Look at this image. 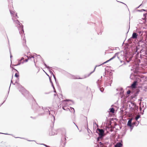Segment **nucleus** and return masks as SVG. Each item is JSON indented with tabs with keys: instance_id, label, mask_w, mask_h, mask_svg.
I'll return each instance as SVG.
<instances>
[{
	"instance_id": "nucleus-1",
	"label": "nucleus",
	"mask_w": 147,
	"mask_h": 147,
	"mask_svg": "<svg viewBox=\"0 0 147 147\" xmlns=\"http://www.w3.org/2000/svg\"><path fill=\"white\" fill-rule=\"evenodd\" d=\"M96 132L98 134V136L97 138V140L99 143L100 146L98 147H107L105 145L101 142H99L100 140L102 139L105 136V131L102 129L97 128L96 130Z\"/></svg>"
},
{
	"instance_id": "nucleus-2",
	"label": "nucleus",
	"mask_w": 147,
	"mask_h": 147,
	"mask_svg": "<svg viewBox=\"0 0 147 147\" xmlns=\"http://www.w3.org/2000/svg\"><path fill=\"white\" fill-rule=\"evenodd\" d=\"M133 55L132 53L128 52L126 53L123 57V59L125 61H121L120 62L121 63L123 62L124 63L122 65H120L119 67H120L123 64L125 65L126 63L125 61H126L127 63H129L131 61L133 57Z\"/></svg>"
},
{
	"instance_id": "nucleus-3",
	"label": "nucleus",
	"mask_w": 147,
	"mask_h": 147,
	"mask_svg": "<svg viewBox=\"0 0 147 147\" xmlns=\"http://www.w3.org/2000/svg\"><path fill=\"white\" fill-rule=\"evenodd\" d=\"M13 22L17 24L16 25L18 27L20 34L21 35L22 34H23L24 31L23 29V26L22 24L20 23V22L18 20H13Z\"/></svg>"
},
{
	"instance_id": "nucleus-4",
	"label": "nucleus",
	"mask_w": 147,
	"mask_h": 147,
	"mask_svg": "<svg viewBox=\"0 0 147 147\" xmlns=\"http://www.w3.org/2000/svg\"><path fill=\"white\" fill-rule=\"evenodd\" d=\"M134 63V65H135L136 66L135 67V69L134 70V73L136 74H138L140 71H138L139 69V67H138L139 63H140V59L136 58L133 61Z\"/></svg>"
},
{
	"instance_id": "nucleus-5",
	"label": "nucleus",
	"mask_w": 147,
	"mask_h": 147,
	"mask_svg": "<svg viewBox=\"0 0 147 147\" xmlns=\"http://www.w3.org/2000/svg\"><path fill=\"white\" fill-rule=\"evenodd\" d=\"M138 46L140 48H141L140 50H146L147 49V44L146 42L143 39H141L138 41Z\"/></svg>"
},
{
	"instance_id": "nucleus-6",
	"label": "nucleus",
	"mask_w": 147,
	"mask_h": 147,
	"mask_svg": "<svg viewBox=\"0 0 147 147\" xmlns=\"http://www.w3.org/2000/svg\"><path fill=\"white\" fill-rule=\"evenodd\" d=\"M32 108L34 111L36 112H43L44 111L43 107L39 106L37 103H35L34 105H33Z\"/></svg>"
},
{
	"instance_id": "nucleus-7",
	"label": "nucleus",
	"mask_w": 147,
	"mask_h": 147,
	"mask_svg": "<svg viewBox=\"0 0 147 147\" xmlns=\"http://www.w3.org/2000/svg\"><path fill=\"white\" fill-rule=\"evenodd\" d=\"M130 104L129 105V107L130 108V109H133V107H134V109H138V107L137 106L135 103L132 101H130L129 102Z\"/></svg>"
},
{
	"instance_id": "nucleus-8",
	"label": "nucleus",
	"mask_w": 147,
	"mask_h": 147,
	"mask_svg": "<svg viewBox=\"0 0 147 147\" xmlns=\"http://www.w3.org/2000/svg\"><path fill=\"white\" fill-rule=\"evenodd\" d=\"M132 119H131L129 120L127 123V125L128 126L130 127V131H131L134 127L133 123H132Z\"/></svg>"
},
{
	"instance_id": "nucleus-9",
	"label": "nucleus",
	"mask_w": 147,
	"mask_h": 147,
	"mask_svg": "<svg viewBox=\"0 0 147 147\" xmlns=\"http://www.w3.org/2000/svg\"><path fill=\"white\" fill-rule=\"evenodd\" d=\"M141 55L144 56H147V49L146 50H140Z\"/></svg>"
},
{
	"instance_id": "nucleus-10",
	"label": "nucleus",
	"mask_w": 147,
	"mask_h": 147,
	"mask_svg": "<svg viewBox=\"0 0 147 147\" xmlns=\"http://www.w3.org/2000/svg\"><path fill=\"white\" fill-rule=\"evenodd\" d=\"M24 60V58L23 57H22L21 59L18 60V63L16 65H13L17 66L20 65L22 63V62H21V61L22 60Z\"/></svg>"
},
{
	"instance_id": "nucleus-11",
	"label": "nucleus",
	"mask_w": 147,
	"mask_h": 147,
	"mask_svg": "<svg viewBox=\"0 0 147 147\" xmlns=\"http://www.w3.org/2000/svg\"><path fill=\"white\" fill-rule=\"evenodd\" d=\"M108 62L107 61V60L106 61H105V62H104L103 63H102V64H100L99 65H96V66H95V68H94V71H93L91 72L90 73V74H89L88 76H90L92 73L95 71V69H96V67H97L98 66H100V65H102L103 64H104L105 63H107Z\"/></svg>"
},
{
	"instance_id": "nucleus-12",
	"label": "nucleus",
	"mask_w": 147,
	"mask_h": 147,
	"mask_svg": "<svg viewBox=\"0 0 147 147\" xmlns=\"http://www.w3.org/2000/svg\"><path fill=\"white\" fill-rule=\"evenodd\" d=\"M112 80H111L109 81H108V82H105V85L106 86H108L109 85L111 86V84L112 83Z\"/></svg>"
},
{
	"instance_id": "nucleus-13",
	"label": "nucleus",
	"mask_w": 147,
	"mask_h": 147,
	"mask_svg": "<svg viewBox=\"0 0 147 147\" xmlns=\"http://www.w3.org/2000/svg\"><path fill=\"white\" fill-rule=\"evenodd\" d=\"M123 146L122 142H117L115 145V147H122Z\"/></svg>"
},
{
	"instance_id": "nucleus-14",
	"label": "nucleus",
	"mask_w": 147,
	"mask_h": 147,
	"mask_svg": "<svg viewBox=\"0 0 147 147\" xmlns=\"http://www.w3.org/2000/svg\"><path fill=\"white\" fill-rule=\"evenodd\" d=\"M138 36V34H137L136 33V32H133L131 38L133 39H136L137 38Z\"/></svg>"
},
{
	"instance_id": "nucleus-15",
	"label": "nucleus",
	"mask_w": 147,
	"mask_h": 147,
	"mask_svg": "<svg viewBox=\"0 0 147 147\" xmlns=\"http://www.w3.org/2000/svg\"><path fill=\"white\" fill-rule=\"evenodd\" d=\"M117 90H119L120 91V94L121 95H123V88H117Z\"/></svg>"
},
{
	"instance_id": "nucleus-16",
	"label": "nucleus",
	"mask_w": 147,
	"mask_h": 147,
	"mask_svg": "<svg viewBox=\"0 0 147 147\" xmlns=\"http://www.w3.org/2000/svg\"><path fill=\"white\" fill-rule=\"evenodd\" d=\"M102 81L101 80H100V79H98L96 82V83L97 84V85L98 87H100V85L101 84Z\"/></svg>"
},
{
	"instance_id": "nucleus-17",
	"label": "nucleus",
	"mask_w": 147,
	"mask_h": 147,
	"mask_svg": "<svg viewBox=\"0 0 147 147\" xmlns=\"http://www.w3.org/2000/svg\"><path fill=\"white\" fill-rule=\"evenodd\" d=\"M137 82V81H134L131 84V86L132 87L135 88L136 87Z\"/></svg>"
},
{
	"instance_id": "nucleus-18",
	"label": "nucleus",
	"mask_w": 147,
	"mask_h": 147,
	"mask_svg": "<svg viewBox=\"0 0 147 147\" xmlns=\"http://www.w3.org/2000/svg\"><path fill=\"white\" fill-rule=\"evenodd\" d=\"M139 121H136L133 123V125H136L137 126L139 124Z\"/></svg>"
},
{
	"instance_id": "nucleus-19",
	"label": "nucleus",
	"mask_w": 147,
	"mask_h": 147,
	"mask_svg": "<svg viewBox=\"0 0 147 147\" xmlns=\"http://www.w3.org/2000/svg\"><path fill=\"white\" fill-rule=\"evenodd\" d=\"M70 109H69V111L71 112H72L73 111L74 112V113L75 112V110H74V108H73V107H70Z\"/></svg>"
},
{
	"instance_id": "nucleus-20",
	"label": "nucleus",
	"mask_w": 147,
	"mask_h": 147,
	"mask_svg": "<svg viewBox=\"0 0 147 147\" xmlns=\"http://www.w3.org/2000/svg\"><path fill=\"white\" fill-rule=\"evenodd\" d=\"M119 53V52H117V53H115V54L114 55V56L112 57L111 58V59L112 60L113 59H114L115 57L117 56V55Z\"/></svg>"
},
{
	"instance_id": "nucleus-21",
	"label": "nucleus",
	"mask_w": 147,
	"mask_h": 147,
	"mask_svg": "<svg viewBox=\"0 0 147 147\" xmlns=\"http://www.w3.org/2000/svg\"><path fill=\"white\" fill-rule=\"evenodd\" d=\"M66 107H62V109L64 110H66V111H69V108H67L66 109H65V108H66Z\"/></svg>"
},
{
	"instance_id": "nucleus-22",
	"label": "nucleus",
	"mask_w": 147,
	"mask_h": 147,
	"mask_svg": "<svg viewBox=\"0 0 147 147\" xmlns=\"http://www.w3.org/2000/svg\"><path fill=\"white\" fill-rule=\"evenodd\" d=\"M109 110H110V112H111L112 113H114V111H115V109L114 108H111Z\"/></svg>"
},
{
	"instance_id": "nucleus-23",
	"label": "nucleus",
	"mask_w": 147,
	"mask_h": 147,
	"mask_svg": "<svg viewBox=\"0 0 147 147\" xmlns=\"http://www.w3.org/2000/svg\"><path fill=\"white\" fill-rule=\"evenodd\" d=\"M140 115H138V116L137 117H136L135 118V120H136V121H138V120L140 118Z\"/></svg>"
},
{
	"instance_id": "nucleus-24",
	"label": "nucleus",
	"mask_w": 147,
	"mask_h": 147,
	"mask_svg": "<svg viewBox=\"0 0 147 147\" xmlns=\"http://www.w3.org/2000/svg\"><path fill=\"white\" fill-rule=\"evenodd\" d=\"M24 42H23V45L24 46H26V39H24Z\"/></svg>"
},
{
	"instance_id": "nucleus-25",
	"label": "nucleus",
	"mask_w": 147,
	"mask_h": 147,
	"mask_svg": "<svg viewBox=\"0 0 147 147\" xmlns=\"http://www.w3.org/2000/svg\"><path fill=\"white\" fill-rule=\"evenodd\" d=\"M65 101L68 102L69 101H71L72 103L74 104V102L72 100H70V99H66L65 100Z\"/></svg>"
},
{
	"instance_id": "nucleus-26",
	"label": "nucleus",
	"mask_w": 147,
	"mask_h": 147,
	"mask_svg": "<svg viewBox=\"0 0 147 147\" xmlns=\"http://www.w3.org/2000/svg\"><path fill=\"white\" fill-rule=\"evenodd\" d=\"M98 88H99V89L101 92H103L104 89L103 88V87L100 88V87Z\"/></svg>"
},
{
	"instance_id": "nucleus-27",
	"label": "nucleus",
	"mask_w": 147,
	"mask_h": 147,
	"mask_svg": "<svg viewBox=\"0 0 147 147\" xmlns=\"http://www.w3.org/2000/svg\"><path fill=\"white\" fill-rule=\"evenodd\" d=\"M43 64H44V65H45V67L47 68L48 69V68L49 67V66H47V65L46 64V63H45V62L44 61H43Z\"/></svg>"
},
{
	"instance_id": "nucleus-28",
	"label": "nucleus",
	"mask_w": 147,
	"mask_h": 147,
	"mask_svg": "<svg viewBox=\"0 0 147 147\" xmlns=\"http://www.w3.org/2000/svg\"><path fill=\"white\" fill-rule=\"evenodd\" d=\"M47 69L49 70L50 73L52 74V73H52V71H51V69L50 68V67H49Z\"/></svg>"
},
{
	"instance_id": "nucleus-29",
	"label": "nucleus",
	"mask_w": 147,
	"mask_h": 147,
	"mask_svg": "<svg viewBox=\"0 0 147 147\" xmlns=\"http://www.w3.org/2000/svg\"><path fill=\"white\" fill-rule=\"evenodd\" d=\"M47 69L49 70L50 73L52 74V73H52V71H51V69L50 68V67H49Z\"/></svg>"
},
{
	"instance_id": "nucleus-30",
	"label": "nucleus",
	"mask_w": 147,
	"mask_h": 147,
	"mask_svg": "<svg viewBox=\"0 0 147 147\" xmlns=\"http://www.w3.org/2000/svg\"><path fill=\"white\" fill-rule=\"evenodd\" d=\"M47 69L49 70L50 73L52 74V73H52V71H51V69L50 68V67H49Z\"/></svg>"
},
{
	"instance_id": "nucleus-31",
	"label": "nucleus",
	"mask_w": 147,
	"mask_h": 147,
	"mask_svg": "<svg viewBox=\"0 0 147 147\" xmlns=\"http://www.w3.org/2000/svg\"><path fill=\"white\" fill-rule=\"evenodd\" d=\"M25 56H26L28 58V60L30 59H31L32 58H34V57H33V56H32V57H30L29 56H26V55H25Z\"/></svg>"
},
{
	"instance_id": "nucleus-32",
	"label": "nucleus",
	"mask_w": 147,
	"mask_h": 147,
	"mask_svg": "<svg viewBox=\"0 0 147 147\" xmlns=\"http://www.w3.org/2000/svg\"><path fill=\"white\" fill-rule=\"evenodd\" d=\"M13 84V85H15V84L13 83L12 82V80H11V84L10 85V86H9V91H8V93H9V89H10V86H11V84Z\"/></svg>"
},
{
	"instance_id": "nucleus-33",
	"label": "nucleus",
	"mask_w": 147,
	"mask_h": 147,
	"mask_svg": "<svg viewBox=\"0 0 147 147\" xmlns=\"http://www.w3.org/2000/svg\"><path fill=\"white\" fill-rule=\"evenodd\" d=\"M19 75L17 73H16L15 75V77H16V78H18L19 77Z\"/></svg>"
},
{
	"instance_id": "nucleus-34",
	"label": "nucleus",
	"mask_w": 147,
	"mask_h": 147,
	"mask_svg": "<svg viewBox=\"0 0 147 147\" xmlns=\"http://www.w3.org/2000/svg\"><path fill=\"white\" fill-rule=\"evenodd\" d=\"M28 59H26L25 60H24L22 62V63L23 64L24 63V62H27L28 61Z\"/></svg>"
},
{
	"instance_id": "nucleus-35",
	"label": "nucleus",
	"mask_w": 147,
	"mask_h": 147,
	"mask_svg": "<svg viewBox=\"0 0 147 147\" xmlns=\"http://www.w3.org/2000/svg\"><path fill=\"white\" fill-rule=\"evenodd\" d=\"M52 75H53V76L54 77V79L55 81V82H56V83H57V81H56V77L55 76V75H54V74H53V73H52Z\"/></svg>"
},
{
	"instance_id": "nucleus-36",
	"label": "nucleus",
	"mask_w": 147,
	"mask_h": 147,
	"mask_svg": "<svg viewBox=\"0 0 147 147\" xmlns=\"http://www.w3.org/2000/svg\"><path fill=\"white\" fill-rule=\"evenodd\" d=\"M9 11H10V13H11V14L12 15H13V13H14V12L13 11H11V10H9Z\"/></svg>"
},
{
	"instance_id": "nucleus-37",
	"label": "nucleus",
	"mask_w": 147,
	"mask_h": 147,
	"mask_svg": "<svg viewBox=\"0 0 147 147\" xmlns=\"http://www.w3.org/2000/svg\"><path fill=\"white\" fill-rule=\"evenodd\" d=\"M48 76H49V77L50 82V83H51V84H53V82H52V80H51V78H50V77L48 75Z\"/></svg>"
},
{
	"instance_id": "nucleus-38",
	"label": "nucleus",
	"mask_w": 147,
	"mask_h": 147,
	"mask_svg": "<svg viewBox=\"0 0 147 147\" xmlns=\"http://www.w3.org/2000/svg\"><path fill=\"white\" fill-rule=\"evenodd\" d=\"M40 144L42 145H44V146H45L46 147H49V146H48V145H47L45 144Z\"/></svg>"
},
{
	"instance_id": "nucleus-39",
	"label": "nucleus",
	"mask_w": 147,
	"mask_h": 147,
	"mask_svg": "<svg viewBox=\"0 0 147 147\" xmlns=\"http://www.w3.org/2000/svg\"><path fill=\"white\" fill-rule=\"evenodd\" d=\"M138 32L139 34L140 35H142V31H139Z\"/></svg>"
},
{
	"instance_id": "nucleus-40",
	"label": "nucleus",
	"mask_w": 147,
	"mask_h": 147,
	"mask_svg": "<svg viewBox=\"0 0 147 147\" xmlns=\"http://www.w3.org/2000/svg\"><path fill=\"white\" fill-rule=\"evenodd\" d=\"M130 92H131V91L130 90H128L127 92V94H130Z\"/></svg>"
},
{
	"instance_id": "nucleus-41",
	"label": "nucleus",
	"mask_w": 147,
	"mask_h": 147,
	"mask_svg": "<svg viewBox=\"0 0 147 147\" xmlns=\"http://www.w3.org/2000/svg\"><path fill=\"white\" fill-rule=\"evenodd\" d=\"M9 51H10V58L11 59V57H12V55L11 54L10 49H9Z\"/></svg>"
},
{
	"instance_id": "nucleus-42",
	"label": "nucleus",
	"mask_w": 147,
	"mask_h": 147,
	"mask_svg": "<svg viewBox=\"0 0 147 147\" xmlns=\"http://www.w3.org/2000/svg\"><path fill=\"white\" fill-rule=\"evenodd\" d=\"M93 123H94V125L95 124V125H97V127H98V124H97L96 123L95 121H94V122Z\"/></svg>"
},
{
	"instance_id": "nucleus-43",
	"label": "nucleus",
	"mask_w": 147,
	"mask_h": 147,
	"mask_svg": "<svg viewBox=\"0 0 147 147\" xmlns=\"http://www.w3.org/2000/svg\"><path fill=\"white\" fill-rule=\"evenodd\" d=\"M139 11H146V10L144 9H141V10H139Z\"/></svg>"
},
{
	"instance_id": "nucleus-44",
	"label": "nucleus",
	"mask_w": 147,
	"mask_h": 147,
	"mask_svg": "<svg viewBox=\"0 0 147 147\" xmlns=\"http://www.w3.org/2000/svg\"><path fill=\"white\" fill-rule=\"evenodd\" d=\"M46 111L47 112H49V113H50V111H49V110L48 109H46Z\"/></svg>"
},
{
	"instance_id": "nucleus-45",
	"label": "nucleus",
	"mask_w": 147,
	"mask_h": 147,
	"mask_svg": "<svg viewBox=\"0 0 147 147\" xmlns=\"http://www.w3.org/2000/svg\"><path fill=\"white\" fill-rule=\"evenodd\" d=\"M51 85H52V87H53V90H55V87H54V86L53 85V84H52Z\"/></svg>"
},
{
	"instance_id": "nucleus-46",
	"label": "nucleus",
	"mask_w": 147,
	"mask_h": 147,
	"mask_svg": "<svg viewBox=\"0 0 147 147\" xmlns=\"http://www.w3.org/2000/svg\"><path fill=\"white\" fill-rule=\"evenodd\" d=\"M0 134H6V135H11V134H4V133H0Z\"/></svg>"
},
{
	"instance_id": "nucleus-47",
	"label": "nucleus",
	"mask_w": 147,
	"mask_h": 147,
	"mask_svg": "<svg viewBox=\"0 0 147 147\" xmlns=\"http://www.w3.org/2000/svg\"><path fill=\"white\" fill-rule=\"evenodd\" d=\"M87 131L88 133H89V131H91L89 129L88 127H87Z\"/></svg>"
},
{
	"instance_id": "nucleus-48",
	"label": "nucleus",
	"mask_w": 147,
	"mask_h": 147,
	"mask_svg": "<svg viewBox=\"0 0 147 147\" xmlns=\"http://www.w3.org/2000/svg\"><path fill=\"white\" fill-rule=\"evenodd\" d=\"M43 114V113H40V114H38V116L41 115H42Z\"/></svg>"
},
{
	"instance_id": "nucleus-49",
	"label": "nucleus",
	"mask_w": 147,
	"mask_h": 147,
	"mask_svg": "<svg viewBox=\"0 0 147 147\" xmlns=\"http://www.w3.org/2000/svg\"><path fill=\"white\" fill-rule=\"evenodd\" d=\"M131 39L129 38L128 39V41L129 42H131Z\"/></svg>"
},
{
	"instance_id": "nucleus-50",
	"label": "nucleus",
	"mask_w": 147,
	"mask_h": 147,
	"mask_svg": "<svg viewBox=\"0 0 147 147\" xmlns=\"http://www.w3.org/2000/svg\"><path fill=\"white\" fill-rule=\"evenodd\" d=\"M14 15H15V16H15L16 17H17V18H18V17L17 16V14H15Z\"/></svg>"
},
{
	"instance_id": "nucleus-51",
	"label": "nucleus",
	"mask_w": 147,
	"mask_h": 147,
	"mask_svg": "<svg viewBox=\"0 0 147 147\" xmlns=\"http://www.w3.org/2000/svg\"><path fill=\"white\" fill-rule=\"evenodd\" d=\"M73 123L77 127V128L78 129V127L76 125V124L75 123H74V122H73Z\"/></svg>"
},
{
	"instance_id": "nucleus-52",
	"label": "nucleus",
	"mask_w": 147,
	"mask_h": 147,
	"mask_svg": "<svg viewBox=\"0 0 147 147\" xmlns=\"http://www.w3.org/2000/svg\"><path fill=\"white\" fill-rule=\"evenodd\" d=\"M111 60H112V59H111H111H109V60H107V61L109 62V61H111Z\"/></svg>"
},
{
	"instance_id": "nucleus-53",
	"label": "nucleus",
	"mask_w": 147,
	"mask_h": 147,
	"mask_svg": "<svg viewBox=\"0 0 147 147\" xmlns=\"http://www.w3.org/2000/svg\"><path fill=\"white\" fill-rule=\"evenodd\" d=\"M120 2V3H123V4H125V5H126V6L127 7V5H126V4H125L124 3H123L122 2Z\"/></svg>"
},
{
	"instance_id": "nucleus-54",
	"label": "nucleus",
	"mask_w": 147,
	"mask_h": 147,
	"mask_svg": "<svg viewBox=\"0 0 147 147\" xmlns=\"http://www.w3.org/2000/svg\"><path fill=\"white\" fill-rule=\"evenodd\" d=\"M145 42H146V44H147V38L146 39Z\"/></svg>"
},
{
	"instance_id": "nucleus-55",
	"label": "nucleus",
	"mask_w": 147,
	"mask_h": 147,
	"mask_svg": "<svg viewBox=\"0 0 147 147\" xmlns=\"http://www.w3.org/2000/svg\"><path fill=\"white\" fill-rule=\"evenodd\" d=\"M54 92H55V93H56V91L55 90H55H54Z\"/></svg>"
},
{
	"instance_id": "nucleus-56",
	"label": "nucleus",
	"mask_w": 147,
	"mask_h": 147,
	"mask_svg": "<svg viewBox=\"0 0 147 147\" xmlns=\"http://www.w3.org/2000/svg\"><path fill=\"white\" fill-rule=\"evenodd\" d=\"M5 100H4V102H3V103H2L0 105V107L4 102H5Z\"/></svg>"
},
{
	"instance_id": "nucleus-57",
	"label": "nucleus",
	"mask_w": 147,
	"mask_h": 147,
	"mask_svg": "<svg viewBox=\"0 0 147 147\" xmlns=\"http://www.w3.org/2000/svg\"><path fill=\"white\" fill-rule=\"evenodd\" d=\"M141 5H142V4H141V5H140L138 7H137V8H139L140 7V6Z\"/></svg>"
},
{
	"instance_id": "nucleus-58",
	"label": "nucleus",
	"mask_w": 147,
	"mask_h": 147,
	"mask_svg": "<svg viewBox=\"0 0 147 147\" xmlns=\"http://www.w3.org/2000/svg\"><path fill=\"white\" fill-rule=\"evenodd\" d=\"M146 14L145 13V14H144V17H145L146 16Z\"/></svg>"
},
{
	"instance_id": "nucleus-59",
	"label": "nucleus",
	"mask_w": 147,
	"mask_h": 147,
	"mask_svg": "<svg viewBox=\"0 0 147 147\" xmlns=\"http://www.w3.org/2000/svg\"><path fill=\"white\" fill-rule=\"evenodd\" d=\"M15 138H22V139H24V138H21L19 137H15Z\"/></svg>"
},
{
	"instance_id": "nucleus-60",
	"label": "nucleus",
	"mask_w": 147,
	"mask_h": 147,
	"mask_svg": "<svg viewBox=\"0 0 147 147\" xmlns=\"http://www.w3.org/2000/svg\"><path fill=\"white\" fill-rule=\"evenodd\" d=\"M31 118H33L34 119H35L36 118V117H30Z\"/></svg>"
},
{
	"instance_id": "nucleus-61",
	"label": "nucleus",
	"mask_w": 147,
	"mask_h": 147,
	"mask_svg": "<svg viewBox=\"0 0 147 147\" xmlns=\"http://www.w3.org/2000/svg\"><path fill=\"white\" fill-rule=\"evenodd\" d=\"M140 111H141L142 110V108H140Z\"/></svg>"
},
{
	"instance_id": "nucleus-62",
	"label": "nucleus",
	"mask_w": 147,
	"mask_h": 147,
	"mask_svg": "<svg viewBox=\"0 0 147 147\" xmlns=\"http://www.w3.org/2000/svg\"><path fill=\"white\" fill-rule=\"evenodd\" d=\"M139 91L137 92L136 93V94H138V93H139Z\"/></svg>"
},
{
	"instance_id": "nucleus-63",
	"label": "nucleus",
	"mask_w": 147,
	"mask_h": 147,
	"mask_svg": "<svg viewBox=\"0 0 147 147\" xmlns=\"http://www.w3.org/2000/svg\"><path fill=\"white\" fill-rule=\"evenodd\" d=\"M29 141H34V140H28Z\"/></svg>"
},
{
	"instance_id": "nucleus-64",
	"label": "nucleus",
	"mask_w": 147,
	"mask_h": 147,
	"mask_svg": "<svg viewBox=\"0 0 147 147\" xmlns=\"http://www.w3.org/2000/svg\"><path fill=\"white\" fill-rule=\"evenodd\" d=\"M105 75H106V73H105V75H104V74L103 75L104 76H105Z\"/></svg>"
}]
</instances>
